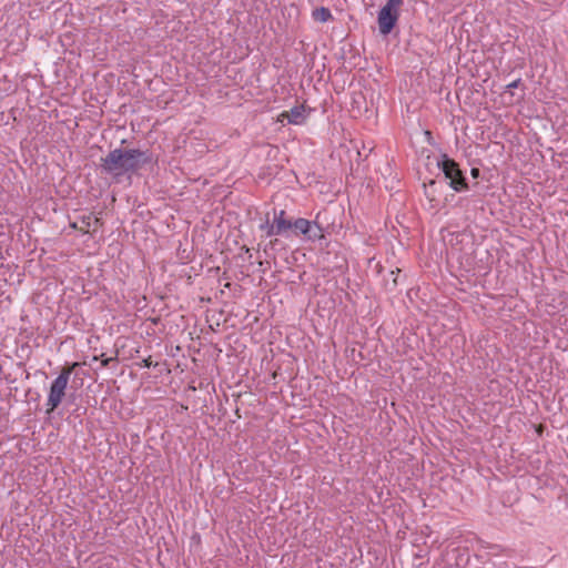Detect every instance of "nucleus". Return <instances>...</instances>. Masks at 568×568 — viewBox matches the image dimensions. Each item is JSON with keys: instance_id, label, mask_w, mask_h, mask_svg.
<instances>
[{"instance_id": "obj_4", "label": "nucleus", "mask_w": 568, "mask_h": 568, "mask_svg": "<svg viewBox=\"0 0 568 568\" xmlns=\"http://www.w3.org/2000/svg\"><path fill=\"white\" fill-rule=\"evenodd\" d=\"M399 16V11L384 4L377 14L379 33L388 36L396 27Z\"/></svg>"}, {"instance_id": "obj_18", "label": "nucleus", "mask_w": 568, "mask_h": 568, "mask_svg": "<svg viewBox=\"0 0 568 568\" xmlns=\"http://www.w3.org/2000/svg\"><path fill=\"white\" fill-rule=\"evenodd\" d=\"M481 172L478 168H471L470 170V176L474 179V180H477L479 176H480Z\"/></svg>"}, {"instance_id": "obj_5", "label": "nucleus", "mask_w": 568, "mask_h": 568, "mask_svg": "<svg viewBox=\"0 0 568 568\" xmlns=\"http://www.w3.org/2000/svg\"><path fill=\"white\" fill-rule=\"evenodd\" d=\"M67 387L68 383L63 384V382L59 379H54L51 383L45 404L48 414L54 412L61 405L63 397L65 396Z\"/></svg>"}, {"instance_id": "obj_10", "label": "nucleus", "mask_w": 568, "mask_h": 568, "mask_svg": "<svg viewBox=\"0 0 568 568\" xmlns=\"http://www.w3.org/2000/svg\"><path fill=\"white\" fill-rule=\"evenodd\" d=\"M80 221H81L80 231L82 233H89V227L92 224L94 226H101L103 224V222L100 217L92 216V214L82 216Z\"/></svg>"}, {"instance_id": "obj_1", "label": "nucleus", "mask_w": 568, "mask_h": 568, "mask_svg": "<svg viewBox=\"0 0 568 568\" xmlns=\"http://www.w3.org/2000/svg\"><path fill=\"white\" fill-rule=\"evenodd\" d=\"M153 161L149 150L116 148L101 158L100 171L102 174L118 179L124 174L136 173Z\"/></svg>"}, {"instance_id": "obj_20", "label": "nucleus", "mask_w": 568, "mask_h": 568, "mask_svg": "<svg viewBox=\"0 0 568 568\" xmlns=\"http://www.w3.org/2000/svg\"><path fill=\"white\" fill-rule=\"evenodd\" d=\"M478 185H479V183H478V182H475V183H473V185H471V186H473V187H478Z\"/></svg>"}, {"instance_id": "obj_3", "label": "nucleus", "mask_w": 568, "mask_h": 568, "mask_svg": "<svg viewBox=\"0 0 568 568\" xmlns=\"http://www.w3.org/2000/svg\"><path fill=\"white\" fill-rule=\"evenodd\" d=\"M293 219L287 216L285 210L273 211V221L270 222L268 214L266 215L265 223L261 224L260 229L265 231L266 236L286 235L292 230Z\"/></svg>"}, {"instance_id": "obj_13", "label": "nucleus", "mask_w": 568, "mask_h": 568, "mask_svg": "<svg viewBox=\"0 0 568 568\" xmlns=\"http://www.w3.org/2000/svg\"><path fill=\"white\" fill-rule=\"evenodd\" d=\"M399 273H400L399 268L392 270L389 272L390 280L389 278L385 280V287L387 291L392 292V291L396 290V287L398 286Z\"/></svg>"}, {"instance_id": "obj_9", "label": "nucleus", "mask_w": 568, "mask_h": 568, "mask_svg": "<svg viewBox=\"0 0 568 568\" xmlns=\"http://www.w3.org/2000/svg\"><path fill=\"white\" fill-rule=\"evenodd\" d=\"M312 18L316 22L324 23V22L333 20V14H332V12H331V10L328 8L320 7V8H315L312 11Z\"/></svg>"}, {"instance_id": "obj_15", "label": "nucleus", "mask_w": 568, "mask_h": 568, "mask_svg": "<svg viewBox=\"0 0 568 568\" xmlns=\"http://www.w3.org/2000/svg\"><path fill=\"white\" fill-rule=\"evenodd\" d=\"M521 84H523L521 79H516V80H514L513 82H510V83H508V84L506 85L505 93H507V92H508V91H510L511 89H517V88H519Z\"/></svg>"}, {"instance_id": "obj_6", "label": "nucleus", "mask_w": 568, "mask_h": 568, "mask_svg": "<svg viewBox=\"0 0 568 568\" xmlns=\"http://www.w3.org/2000/svg\"><path fill=\"white\" fill-rule=\"evenodd\" d=\"M314 230L313 223L311 221L298 217L296 220H293L292 230L295 235H305L308 240L315 241L321 240L322 234L320 233H312Z\"/></svg>"}, {"instance_id": "obj_2", "label": "nucleus", "mask_w": 568, "mask_h": 568, "mask_svg": "<svg viewBox=\"0 0 568 568\" xmlns=\"http://www.w3.org/2000/svg\"><path fill=\"white\" fill-rule=\"evenodd\" d=\"M437 166L443 173V183L447 182V185L457 193L466 192L470 189L467 178L460 165L453 158L446 153H442L437 160Z\"/></svg>"}, {"instance_id": "obj_17", "label": "nucleus", "mask_w": 568, "mask_h": 568, "mask_svg": "<svg viewBox=\"0 0 568 568\" xmlns=\"http://www.w3.org/2000/svg\"><path fill=\"white\" fill-rule=\"evenodd\" d=\"M100 357L102 367H108L111 362L116 361V357H105L104 354H101Z\"/></svg>"}, {"instance_id": "obj_8", "label": "nucleus", "mask_w": 568, "mask_h": 568, "mask_svg": "<svg viewBox=\"0 0 568 568\" xmlns=\"http://www.w3.org/2000/svg\"><path fill=\"white\" fill-rule=\"evenodd\" d=\"M423 186L425 189L426 197L433 202L436 201L437 194L442 192L444 183L438 179H430L427 182L424 181Z\"/></svg>"}, {"instance_id": "obj_16", "label": "nucleus", "mask_w": 568, "mask_h": 568, "mask_svg": "<svg viewBox=\"0 0 568 568\" xmlns=\"http://www.w3.org/2000/svg\"><path fill=\"white\" fill-rule=\"evenodd\" d=\"M158 364H153L151 356L142 359V362L139 364L140 367L150 368L151 366H156Z\"/></svg>"}, {"instance_id": "obj_19", "label": "nucleus", "mask_w": 568, "mask_h": 568, "mask_svg": "<svg viewBox=\"0 0 568 568\" xmlns=\"http://www.w3.org/2000/svg\"><path fill=\"white\" fill-rule=\"evenodd\" d=\"M70 226L74 230H80L77 222L70 223Z\"/></svg>"}, {"instance_id": "obj_7", "label": "nucleus", "mask_w": 568, "mask_h": 568, "mask_svg": "<svg viewBox=\"0 0 568 568\" xmlns=\"http://www.w3.org/2000/svg\"><path fill=\"white\" fill-rule=\"evenodd\" d=\"M307 118L306 108L304 104L295 105L290 111H284L280 114V120L283 122L284 119L287 120L290 124H302L305 122Z\"/></svg>"}, {"instance_id": "obj_12", "label": "nucleus", "mask_w": 568, "mask_h": 568, "mask_svg": "<svg viewBox=\"0 0 568 568\" xmlns=\"http://www.w3.org/2000/svg\"><path fill=\"white\" fill-rule=\"evenodd\" d=\"M325 212H318L315 216L314 221H311L313 223L314 230H317V233L322 234V239L324 237V233L326 230H328L329 225L324 223Z\"/></svg>"}, {"instance_id": "obj_14", "label": "nucleus", "mask_w": 568, "mask_h": 568, "mask_svg": "<svg viewBox=\"0 0 568 568\" xmlns=\"http://www.w3.org/2000/svg\"><path fill=\"white\" fill-rule=\"evenodd\" d=\"M385 4L396 11H399L400 7L404 4V0H387Z\"/></svg>"}, {"instance_id": "obj_11", "label": "nucleus", "mask_w": 568, "mask_h": 568, "mask_svg": "<svg viewBox=\"0 0 568 568\" xmlns=\"http://www.w3.org/2000/svg\"><path fill=\"white\" fill-rule=\"evenodd\" d=\"M80 366V363L78 362H73V363H70V364H65L61 371H60V374L57 376L55 379H59L61 382L64 383H69V379H70V376L71 374L74 372V369Z\"/></svg>"}]
</instances>
